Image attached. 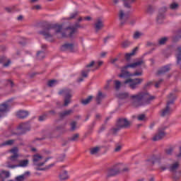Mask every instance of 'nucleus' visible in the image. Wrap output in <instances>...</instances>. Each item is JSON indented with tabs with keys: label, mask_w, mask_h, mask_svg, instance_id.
<instances>
[{
	"label": "nucleus",
	"mask_w": 181,
	"mask_h": 181,
	"mask_svg": "<svg viewBox=\"0 0 181 181\" xmlns=\"http://www.w3.org/2000/svg\"><path fill=\"white\" fill-rule=\"evenodd\" d=\"M142 76V71H138L131 74L128 71H124V69H122L121 74L119 75V77L120 78H128V77H141Z\"/></svg>",
	"instance_id": "7"
},
{
	"label": "nucleus",
	"mask_w": 181,
	"mask_h": 181,
	"mask_svg": "<svg viewBox=\"0 0 181 181\" xmlns=\"http://www.w3.org/2000/svg\"><path fill=\"white\" fill-rule=\"evenodd\" d=\"M70 125H71V131H76L77 128V122L75 121H73L71 122Z\"/></svg>",
	"instance_id": "44"
},
{
	"label": "nucleus",
	"mask_w": 181,
	"mask_h": 181,
	"mask_svg": "<svg viewBox=\"0 0 181 181\" xmlns=\"http://www.w3.org/2000/svg\"><path fill=\"white\" fill-rule=\"evenodd\" d=\"M142 81H144V78H129L124 81V84H127L129 87L132 90H135L138 88V86L139 84L142 83Z\"/></svg>",
	"instance_id": "5"
},
{
	"label": "nucleus",
	"mask_w": 181,
	"mask_h": 181,
	"mask_svg": "<svg viewBox=\"0 0 181 181\" xmlns=\"http://www.w3.org/2000/svg\"><path fill=\"white\" fill-rule=\"evenodd\" d=\"M80 136L78 134H74L71 137H69L68 139V141H77L78 138Z\"/></svg>",
	"instance_id": "43"
},
{
	"label": "nucleus",
	"mask_w": 181,
	"mask_h": 181,
	"mask_svg": "<svg viewBox=\"0 0 181 181\" xmlns=\"http://www.w3.org/2000/svg\"><path fill=\"white\" fill-rule=\"evenodd\" d=\"M100 151V147H94L90 149V155H97Z\"/></svg>",
	"instance_id": "41"
},
{
	"label": "nucleus",
	"mask_w": 181,
	"mask_h": 181,
	"mask_svg": "<svg viewBox=\"0 0 181 181\" xmlns=\"http://www.w3.org/2000/svg\"><path fill=\"white\" fill-rule=\"evenodd\" d=\"M136 50H138V47L134 48L132 52L127 53L125 54V59H126L127 62H129V60H131V57H132V56H134V54H135V53H136Z\"/></svg>",
	"instance_id": "28"
},
{
	"label": "nucleus",
	"mask_w": 181,
	"mask_h": 181,
	"mask_svg": "<svg viewBox=\"0 0 181 181\" xmlns=\"http://www.w3.org/2000/svg\"><path fill=\"white\" fill-rule=\"evenodd\" d=\"M124 8L131 9L132 8V4L136 2V0H122Z\"/></svg>",
	"instance_id": "21"
},
{
	"label": "nucleus",
	"mask_w": 181,
	"mask_h": 181,
	"mask_svg": "<svg viewBox=\"0 0 181 181\" xmlns=\"http://www.w3.org/2000/svg\"><path fill=\"white\" fill-rule=\"evenodd\" d=\"M173 151H175V146H171L165 148L164 152L168 156H172V155H173Z\"/></svg>",
	"instance_id": "29"
},
{
	"label": "nucleus",
	"mask_w": 181,
	"mask_h": 181,
	"mask_svg": "<svg viewBox=\"0 0 181 181\" xmlns=\"http://www.w3.org/2000/svg\"><path fill=\"white\" fill-rule=\"evenodd\" d=\"M45 56H46V54L45 53V51H38L37 52V57L39 60H42V59H45Z\"/></svg>",
	"instance_id": "36"
},
{
	"label": "nucleus",
	"mask_w": 181,
	"mask_h": 181,
	"mask_svg": "<svg viewBox=\"0 0 181 181\" xmlns=\"http://www.w3.org/2000/svg\"><path fill=\"white\" fill-rule=\"evenodd\" d=\"M141 36H142V33H141L139 32H136L134 34L133 37H134V39H139V37H141Z\"/></svg>",
	"instance_id": "51"
},
{
	"label": "nucleus",
	"mask_w": 181,
	"mask_h": 181,
	"mask_svg": "<svg viewBox=\"0 0 181 181\" xmlns=\"http://www.w3.org/2000/svg\"><path fill=\"white\" fill-rule=\"evenodd\" d=\"M173 105V101H168L165 108L163 109L160 112V117H168L172 114V109L170 105Z\"/></svg>",
	"instance_id": "10"
},
{
	"label": "nucleus",
	"mask_w": 181,
	"mask_h": 181,
	"mask_svg": "<svg viewBox=\"0 0 181 181\" xmlns=\"http://www.w3.org/2000/svg\"><path fill=\"white\" fill-rule=\"evenodd\" d=\"M28 116H29V112L26 110H20L17 112V117L21 119H25V118H27V117Z\"/></svg>",
	"instance_id": "20"
},
{
	"label": "nucleus",
	"mask_w": 181,
	"mask_h": 181,
	"mask_svg": "<svg viewBox=\"0 0 181 181\" xmlns=\"http://www.w3.org/2000/svg\"><path fill=\"white\" fill-rule=\"evenodd\" d=\"M94 28L95 32H98L104 28V22L103 21V19L98 18L94 24Z\"/></svg>",
	"instance_id": "16"
},
{
	"label": "nucleus",
	"mask_w": 181,
	"mask_h": 181,
	"mask_svg": "<svg viewBox=\"0 0 181 181\" xmlns=\"http://www.w3.org/2000/svg\"><path fill=\"white\" fill-rule=\"evenodd\" d=\"M119 170H121V169L119 168H117L115 169L110 168L107 171V176L109 177H110V176H115V175H118V173H119Z\"/></svg>",
	"instance_id": "22"
},
{
	"label": "nucleus",
	"mask_w": 181,
	"mask_h": 181,
	"mask_svg": "<svg viewBox=\"0 0 181 181\" xmlns=\"http://www.w3.org/2000/svg\"><path fill=\"white\" fill-rule=\"evenodd\" d=\"M181 40V29L177 30L176 35L173 37V42L176 43Z\"/></svg>",
	"instance_id": "27"
},
{
	"label": "nucleus",
	"mask_w": 181,
	"mask_h": 181,
	"mask_svg": "<svg viewBox=\"0 0 181 181\" xmlns=\"http://www.w3.org/2000/svg\"><path fill=\"white\" fill-rule=\"evenodd\" d=\"M49 118V113L45 112L41 116L39 117L38 120L42 122L43 121H46V119Z\"/></svg>",
	"instance_id": "34"
},
{
	"label": "nucleus",
	"mask_w": 181,
	"mask_h": 181,
	"mask_svg": "<svg viewBox=\"0 0 181 181\" xmlns=\"http://www.w3.org/2000/svg\"><path fill=\"white\" fill-rule=\"evenodd\" d=\"M93 100V96H88L87 98L81 100V103L83 105H87V104H90L91 100Z\"/></svg>",
	"instance_id": "37"
},
{
	"label": "nucleus",
	"mask_w": 181,
	"mask_h": 181,
	"mask_svg": "<svg viewBox=\"0 0 181 181\" xmlns=\"http://www.w3.org/2000/svg\"><path fill=\"white\" fill-rule=\"evenodd\" d=\"M132 98V103L133 107H142L144 105H148L151 104V102L155 100V96H152L148 93V91H141L136 95L130 96Z\"/></svg>",
	"instance_id": "1"
},
{
	"label": "nucleus",
	"mask_w": 181,
	"mask_h": 181,
	"mask_svg": "<svg viewBox=\"0 0 181 181\" xmlns=\"http://www.w3.org/2000/svg\"><path fill=\"white\" fill-rule=\"evenodd\" d=\"M17 129L19 131L18 133H14V135H23L30 131V126L29 123H21L18 127Z\"/></svg>",
	"instance_id": "8"
},
{
	"label": "nucleus",
	"mask_w": 181,
	"mask_h": 181,
	"mask_svg": "<svg viewBox=\"0 0 181 181\" xmlns=\"http://www.w3.org/2000/svg\"><path fill=\"white\" fill-rule=\"evenodd\" d=\"M179 151L180 152L178 154H177V158H181V146H180Z\"/></svg>",
	"instance_id": "64"
},
{
	"label": "nucleus",
	"mask_w": 181,
	"mask_h": 181,
	"mask_svg": "<svg viewBox=\"0 0 181 181\" xmlns=\"http://www.w3.org/2000/svg\"><path fill=\"white\" fill-rule=\"evenodd\" d=\"M59 177L60 180H67L69 179V173L67 171H62L59 173Z\"/></svg>",
	"instance_id": "30"
},
{
	"label": "nucleus",
	"mask_w": 181,
	"mask_h": 181,
	"mask_svg": "<svg viewBox=\"0 0 181 181\" xmlns=\"http://www.w3.org/2000/svg\"><path fill=\"white\" fill-rule=\"evenodd\" d=\"M88 73H90V69H88V68H86V70H83L81 72L82 77H88Z\"/></svg>",
	"instance_id": "49"
},
{
	"label": "nucleus",
	"mask_w": 181,
	"mask_h": 181,
	"mask_svg": "<svg viewBox=\"0 0 181 181\" xmlns=\"http://www.w3.org/2000/svg\"><path fill=\"white\" fill-rule=\"evenodd\" d=\"M147 13H153V6H148L147 7Z\"/></svg>",
	"instance_id": "54"
},
{
	"label": "nucleus",
	"mask_w": 181,
	"mask_h": 181,
	"mask_svg": "<svg viewBox=\"0 0 181 181\" xmlns=\"http://www.w3.org/2000/svg\"><path fill=\"white\" fill-rule=\"evenodd\" d=\"M8 111V105L6 103H4L0 105V112H7Z\"/></svg>",
	"instance_id": "38"
},
{
	"label": "nucleus",
	"mask_w": 181,
	"mask_h": 181,
	"mask_svg": "<svg viewBox=\"0 0 181 181\" xmlns=\"http://www.w3.org/2000/svg\"><path fill=\"white\" fill-rule=\"evenodd\" d=\"M42 6H40V5H36L33 6L32 9H36L37 11H39V9H41Z\"/></svg>",
	"instance_id": "62"
},
{
	"label": "nucleus",
	"mask_w": 181,
	"mask_h": 181,
	"mask_svg": "<svg viewBox=\"0 0 181 181\" xmlns=\"http://www.w3.org/2000/svg\"><path fill=\"white\" fill-rule=\"evenodd\" d=\"M106 95L105 93H103L101 91H98V95L96 96V103L97 104H101V101L105 98Z\"/></svg>",
	"instance_id": "23"
},
{
	"label": "nucleus",
	"mask_w": 181,
	"mask_h": 181,
	"mask_svg": "<svg viewBox=\"0 0 181 181\" xmlns=\"http://www.w3.org/2000/svg\"><path fill=\"white\" fill-rule=\"evenodd\" d=\"M103 63L104 62L103 61H98L97 62L92 61L90 64H87L86 67V69H90V67H93V66L95 64V69L97 70V69H99V67L103 66Z\"/></svg>",
	"instance_id": "18"
},
{
	"label": "nucleus",
	"mask_w": 181,
	"mask_h": 181,
	"mask_svg": "<svg viewBox=\"0 0 181 181\" xmlns=\"http://www.w3.org/2000/svg\"><path fill=\"white\" fill-rule=\"evenodd\" d=\"M179 168V162H175L173 164L169 165V170L172 173H176V170H177Z\"/></svg>",
	"instance_id": "26"
},
{
	"label": "nucleus",
	"mask_w": 181,
	"mask_h": 181,
	"mask_svg": "<svg viewBox=\"0 0 181 181\" xmlns=\"http://www.w3.org/2000/svg\"><path fill=\"white\" fill-rule=\"evenodd\" d=\"M162 83H163V79H160L159 81L156 82V84H155L156 88H159V86H160V84H162Z\"/></svg>",
	"instance_id": "52"
},
{
	"label": "nucleus",
	"mask_w": 181,
	"mask_h": 181,
	"mask_svg": "<svg viewBox=\"0 0 181 181\" xmlns=\"http://www.w3.org/2000/svg\"><path fill=\"white\" fill-rule=\"evenodd\" d=\"M7 168H8L9 169H15V168H19L18 167V165H11V164H8L7 165Z\"/></svg>",
	"instance_id": "56"
},
{
	"label": "nucleus",
	"mask_w": 181,
	"mask_h": 181,
	"mask_svg": "<svg viewBox=\"0 0 181 181\" xmlns=\"http://www.w3.org/2000/svg\"><path fill=\"white\" fill-rule=\"evenodd\" d=\"M80 15V12L78 11L71 13L69 17L62 18L63 21H71V19H76L77 16Z\"/></svg>",
	"instance_id": "24"
},
{
	"label": "nucleus",
	"mask_w": 181,
	"mask_h": 181,
	"mask_svg": "<svg viewBox=\"0 0 181 181\" xmlns=\"http://www.w3.org/2000/svg\"><path fill=\"white\" fill-rule=\"evenodd\" d=\"M66 158V154H62L61 156H59V160L60 162H63Z\"/></svg>",
	"instance_id": "60"
},
{
	"label": "nucleus",
	"mask_w": 181,
	"mask_h": 181,
	"mask_svg": "<svg viewBox=\"0 0 181 181\" xmlns=\"http://www.w3.org/2000/svg\"><path fill=\"white\" fill-rule=\"evenodd\" d=\"M117 97L120 100H125V98H128V97H129V94L128 93H120L117 95Z\"/></svg>",
	"instance_id": "35"
},
{
	"label": "nucleus",
	"mask_w": 181,
	"mask_h": 181,
	"mask_svg": "<svg viewBox=\"0 0 181 181\" xmlns=\"http://www.w3.org/2000/svg\"><path fill=\"white\" fill-rule=\"evenodd\" d=\"M18 158H19V155L13 154L10 157V160H11V162H16V160H18Z\"/></svg>",
	"instance_id": "50"
},
{
	"label": "nucleus",
	"mask_w": 181,
	"mask_h": 181,
	"mask_svg": "<svg viewBox=\"0 0 181 181\" xmlns=\"http://www.w3.org/2000/svg\"><path fill=\"white\" fill-rule=\"evenodd\" d=\"M60 95H64V107H67L70 103H71V97H73V94L71 93V89H63L59 92Z\"/></svg>",
	"instance_id": "4"
},
{
	"label": "nucleus",
	"mask_w": 181,
	"mask_h": 181,
	"mask_svg": "<svg viewBox=\"0 0 181 181\" xmlns=\"http://www.w3.org/2000/svg\"><path fill=\"white\" fill-rule=\"evenodd\" d=\"M30 173L29 171H27V172H25L24 174L18 176V177L16 178V181H25V180H26V175H30Z\"/></svg>",
	"instance_id": "31"
},
{
	"label": "nucleus",
	"mask_w": 181,
	"mask_h": 181,
	"mask_svg": "<svg viewBox=\"0 0 181 181\" xmlns=\"http://www.w3.org/2000/svg\"><path fill=\"white\" fill-rule=\"evenodd\" d=\"M160 169L162 172L167 170L169 169V164H161L160 165Z\"/></svg>",
	"instance_id": "45"
},
{
	"label": "nucleus",
	"mask_w": 181,
	"mask_h": 181,
	"mask_svg": "<svg viewBox=\"0 0 181 181\" xmlns=\"http://www.w3.org/2000/svg\"><path fill=\"white\" fill-rule=\"evenodd\" d=\"M171 66L172 64H167L164 66L158 71V74H165V73H168V71L170 70Z\"/></svg>",
	"instance_id": "25"
},
{
	"label": "nucleus",
	"mask_w": 181,
	"mask_h": 181,
	"mask_svg": "<svg viewBox=\"0 0 181 181\" xmlns=\"http://www.w3.org/2000/svg\"><path fill=\"white\" fill-rule=\"evenodd\" d=\"M61 50L62 52H66V50H69V52H76V45L71 43H66L61 47Z\"/></svg>",
	"instance_id": "14"
},
{
	"label": "nucleus",
	"mask_w": 181,
	"mask_h": 181,
	"mask_svg": "<svg viewBox=\"0 0 181 181\" xmlns=\"http://www.w3.org/2000/svg\"><path fill=\"white\" fill-rule=\"evenodd\" d=\"M73 112H74V110H73L72 109H69V110H64L63 112H60L59 113V118L63 119V118H66V117H69V115H71V114H73Z\"/></svg>",
	"instance_id": "17"
},
{
	"label": "nucleus",
	"mask_w": 181,
	"mask_h": 181,
	"mask_svg": "<svg viewBox=\"0 0 181 181\" xmlns=\"http://www.w3.org/2000/svg\"><path fill=\"white\" fill-rule=\"evenodd\" d=\"M52 30H54V33H62V30H63V24H46L44 27V30L39 31V34L45 36V38L48 42H53V34L52 33Z\"/></svg>",
	"instance_id": "2"
},
{
	"label": "nucleus",
	"mask_w": 181,
	"mask_h": 181,
	"mask_svg": "<svg viewBox=\"0 0 181 181\" xmlns=\"http://www.w3.org/2000/svg\"><path fill=\"white\" fill-rule=\"evenodd\" d=\"M15 144L14 139L7 140L1 144V146H12Z\"/></svg>",
	"instance_id": "33"
},
{
	"label": "nucleus",
	"mask_w": 181,
	"mask_h": 181,
	"mask_svg": "<svg viewBox=\"0 0 181 181\" xmlns=\"http://www.w3.org/2000/svg\"><path fill=\"white\" fill-rule=\"evenodd\" d=\"M168 101H173V104H175V100H176V95L173 93H171L170 95L168 96Z\"/></svg>",
	"instance_id": "39"
},
{
	"label": "nucleus",
	"mask_w": 181,
	"mask_h": 181,
	"mask_svg": "<svg viewBox=\"0 0 181 181\" xmlns=\"http://www.w3.org/2000/svg\"><path fill=\"white\" fill-rule=\"evenodd\" d=\"M128 18H129V14L128 13L124 12L123 10H120L119 12V19L120 21V25L122 26L125 24V22L128 21Z\"/></svg>",
	"instance_id": "13"
},
{
	"label": "nucleus",
	"mask_w": 181,
	"mask_h": 181,
	"mask_svg": "<svg viewBox=\"0 0 181 181\" xmlns=\"http://www.w3.org/2000/svg\"><path fill=\"white\" fill-rule=\"evenodd\" d=\"M168 129V126L162 125L158 128V132L156 135L153 137V141H156L165 138V135H166V131Z\"/></svg>",
	"instance_id": "6"
},
{
	"label": "nucleus",
	"mask_w": 181,
	"mask_h": 181,
	"mask_svg": "<svg viewBox=\"0 0 181 181\" xmlns=\"http://www.w3.org/2000/svg\"><path fill=\"white\" fill-rule=\"evenodd\" d=\"M81 28H83V26H81V25H80V23L77 21L75 23L74 26L66 28V29H69L71 30V32L69 34V37H73L74 33L77 32V29H79Z\"/></svg>",
	"instance_id": "15"
},
{
	"label": "nucleus",
	"mask_w": 181,
	"mask_h": 181,
	"mask_svg": "<svg viewBox=\"0 0 181 181\" xmlns=\"http://www.w3.org/2000/svg\"><path fill=\"white\" fill-rule=\"evenodd\" d=\"M2 173H4L6 177H9V176H11L9 171L4 170V171H2Z\"/></svg>",
	"instance_id": "59"
},
{
	"label": "nucleus",
	"mask_w": 181,
	"mask_h": 181,
	"mask_svg": "<svg viewBox=\"0 0 181 181\" xmlns=\"http://www.w3.org/2000/svg\"><path fill=\"white\" fill-rule=\"evenodd\" d=\"M46 112L48 113V117H50V115H56V111L54 110H49Z\"/></svg>",
	"instance_id": "57"
},
{
	"label": "nucleus",
	"mask_w": 181,
	"mask_h": 181,
	"mask_svg": "<svg viewBox=\"0 0 181 181\" xmlns=\"http://www.w3.org/2000/svg\"><path fill=\"white\" fill-rule=\"evenodd\" d=\"M166 11H168V8L166 7H162L161 8L159 9L158 11V15L157 16L156 18V21L158 23H163V21L165 20Z\"/></svg>",
	"instance_id": "11"
},
{
	"label": "nucleus",
	"mask_w": 181,
	"mask_h": 181,
	"mask_svg": "<svg viewBox=\"0 0 181 181\" xmlns=\"http://www.w3.org/2000/svg\"><path fill=\"white\" fill-rule=\"evenodd\" d=\"M166 42H168V37H164L160 38L158 40V45L160 46H162L163 45H165Z\"/></svg>",
	"instance_id": "40"
},
{
	"label": "nucleus",
	"mask_w": 181,
	"mask_h": 181,
	"mask_svg": "<svg viewBox=\"0 0 181 181\" xmlns=\"http://www.w3.org/2000/svg\"><path fill=\"white\" fill-rule=\"evenodd\" d=\"M177 8H179V4L177 3L173 2L171 4H170V8L173 11H174L175 9H177Z\"/></svg>",
	"instance_id": "48"
},
{
	"label": "nucleus",
	"mask_w": 181,
	"mask_h": 181,
	"mask_svg": "<svg viewBox=\"0 0 181 181\" xmlns=\"http://www.w3.org/2000/svg\"><path fill=\"white\" fill-rule=\"evenodd\" d=\"M114 84L115 90H118L119 88H121V81L117 80L114 81Z\"/></svg>",
	"instance_id": "42"
},
{
	"label": "nucleus",
	"mask_w": 181,
	"mask_h": 181,
	"mask_svg": "<svg viewBox=\"0 0 181 181\" xmlns=\"http://www.w3.org/2000/svg\"><path fill=\"white\" fill-rule=\"evenodd\" d=\"M64 128V126H63V125L57 126L56 127V131H62V129H63Z\"/></svg>",
	"instance_id": "63"
},
{
	"label": "nucleus",
	"mask_w": 181,
	"mask_h": 181,
	"mask_svg": "<svg viewBox=\"0 0 181 181\" xmlns=\"http://www.w3.org/2000/svg\"><path fill=\"white\" fill-rule=\"evenodd\" d=\"M129 125H131V122H129L128 119L120 118L117 122L116 127L112 129V132L114 135H115V134H117V132H118L120 129L128 128Z\"/></svg>",
	"instance_id": "3"
},
{
	"label": "nucleus",
	"mask_w": 181,
	"mask_h": 181,
	"mask_svg": "<svg viewBox=\"0 0 181 181\" xmlns=\"http://www.w3.org/2000/svg\"><path fill=\"white\" fill-rule=\"evenodd\" d=\"M7 86H10V87H13L14 84L13 82L11 81L10 79L6 81Z\"/></svg>",
	"instance_id": "58"
},
{
	"label": "nucleus",
	"mask_w": 181,
	"mask_h": 181,
	"mask_svg": "<svg viewBox=\"0 0 181 181\" xmlns=\"http://www.w3.org/2000/svg\"><path fill=\"white\" fill-rule=\"evenodd\" d=\"M137 119L139 121H145V115H139L138 117H137Z\"/></svg>",
	"instance_id": "55"
},
{
	"label": "nucleus",
	"mask_w": 181,
	"mask_h": 181,
	"mask_svg": "<svg viewBox=\"0 0 181 181\" xmlns=\"http://www.w3.org/2000/svg\"><path fill=\"white\" fill-rule=\"evenodd\" d=\"M18 147H14L11 150H10V152H11V153H13V155H18Z\"/></svg>",
	"instance_id": "53"
},
{
	"label": "nucleus",
	"mask_w": 181,
	"mask_h": 181,
	"mask_svg": "<svg viewBox=\"0 0 181 181\" xmlns=\"http://www.w3.org/2000/svg\"><path fill=\"white\" fill-rule=\"evenodd\" d=\"M145 64V61H144V59H140L139 60H137L136 62H135L134 63L132 64H129L126 66H124L123 67V69H124V70H127V69H136V67H139V66H142V64Z\"/></svg>",
	"instance_id": "12"
},
{
	"label": "nucleus",
	"mask_w": 181,
	"mask_h": 181,
	"mask_svg": "<svg viewBox=\"0 0 181 181\" xmlns=\"http://www.w3.org/2000/svg\"><path fill=\"white\" fill-rule=\"evenodd\" d=\"M18 168H26L29 165V160H22L19 161Z\"/></svg>",
	"instance_id": "32"
},
{
	"label": "nucleus",
	"mask_w": 181,
	"mask_h": 181,
	"mask_svg": "<svg viewBox=\"0 0 181 181\" xmlns=\"http://www.w3.org/2000/svg\"><path fill=\"white\" fill-rule=\"evenodd\" d=\"M131 42H129V40H125L122 43V46L124 48H127L129 47V46H131Z\"/></svg>",
	"instance_id": "47"
},
{
	"label": "nucleus",
	"mask_w": 181,
	"mask_h": 181,
	"mask_svg": "<svg viewBox=\"0 0 181 181\" xmlns=\"http://www.w3.org/2000/svg\"><path fill=\"white\" fill-rule=\"evenodd\" d=\"M151 86H152V82H148L144 86V90H146V88H148V87H151Z\"/></svg>",
	"instance_id": "61"
},
{
	"label": "nucleus",
	"mask_w": 181,
	"mask_h": 181,
	"mask_svg": "<svg viewBox=\"0 0 181 181\" xmlns=\"http://www.w3.org/2000/svg\"><path fill=\"white\" fill-rule=\"evenodd\" d=\"M43 157L39 154H35L33 157V162L35 166H43L45 162H47L50 158H47L44 162H40Z\"/></svg>",
	"instance_id": "9"
},
{
	"label": "nucleus",
	"mask_w": 181,
	"mask_h": 181,
	"mask_svg": "<svg viewBox=\"0 0 181 181\" xmlns=\"http://www.w3.org/2000/svg\"><path fill=\"white\" fill-rule=\"evenodd\" d=\"M57 84V81L51 80L48 81L47 86L48 87H54V86H56Z\"/></svg>",
	"instance_id": "46"
},
{
	"label": "nucleus",
	"mask_w": 181,
	"mask_h": 181,
	"mask_svg": "<svg viewBox=\"0 0 181 181\" xmlns=\"http://www.w3.org/2000/svg\"><path fill=\"white\" fill-rule=\"evenodd\" d=\"M160 159H159V158H158L156 156H153L151 158L148 159L146 162H147V165H149V166H152L155 165V163H158V162H160Z\"/></svg>",
	"instance_id": "19"
}]
</instances>
